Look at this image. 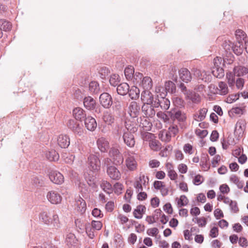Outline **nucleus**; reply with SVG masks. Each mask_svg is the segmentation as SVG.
Instances as JSON below:
<instances>
[{"label":"nucleus","mask_w":248,"mask_h":248,"mask_svg":"<svg viewBox=\"0 0 248 248\" xmlns=\"http://www.w3.org/2000/svg\"><path fill=\"white\" fill-rule=\"evenodd\" d=\"M134 83L139 84L143 90H150L153 87V81L149 77H143L142 74L136 72L134 77Z\"/></svg>","instance_id":"nucleus-1"},{"label":"nucleus","mask_w":248,"mask_h":248,"mask_svg":"<svg viewBox=\"0 0 248 248\" xmlns=\"http://www.w3.org/2000/svg\"><path fill=\"white\" fill-rule=\"evenodd\" d=\"M108 155L112 163L115 166H120L124 163V157L120 151L116 148L112 147L109 150Z\"/></svg>","instance_id":"nucleus-2"},{"label":"nucleus","mask_w":248,"mask_h":248,"mask_svg":"<svg viewBox=\"0 0 248 248\" xmlns=\"http://www.w3.org/2000/svg\"><path fill=\"white\" fill-rule=\"evenodd\" d=\"M170 118L173 121L177 120L179 122L183 123L186 120V113L178 108H173L167 111Z\"/></svg>","instance_id":"nucleus-3"},{"label":"nucleus","mask_w":248,"mask_h":248,"mask_svg":"<svg viewBox=\"0 0 248 248\" xmlns=\"http://www.w3.org/2000/svg\"><path fill=\"white\" fill-rule=\"evenodd\" d=\"M225 49L229 50L232 48L233 52L237 55H240L243 52L244 48H245L243 42H237L235 44H232L230 41L227 42L226 41L223 44Z\"/></svg>","instance_id":"nucleus-4"},{"label":"nucleus","mask_w":248,"mask_h":248,"mask_svg":"<svg viewBox=\"0 0 248 248\" xmlns=\"http://www.w3.org/2000/svg\"><path fill=\"white\" fill-rule=\"evenodd\" d=\"M135 154L134 152L128 151L126 155V157L125 160V165L127 169L130 171L135 170L137 167V163L133 155Z\"/></svg>","instance_id":"nucleus-5"},{"label":"nucleus","mask_w":248,"mask_h":248,"mask_svg":"<svg viewBox=\"0 0 248 248\" xmlns=\"http://www.w3.org/2000/svg\"><path fill=\"white\" fill-rule=\"evenodd\" d=\"M140 110V107L136 101H132L130 103L127 109V112L131 117V119L134 120V118H138Z\"/></svg>","instance_id":"nucleus-6"},{"label":"nucleus","mask_w":248,"mask_h":248,"mask_svg":"<svg viewBox=\"0 0 248 248\" xmlns=\"http://www.w3.org/2000/svg\"><path fill=\"white\" fill-rule=\"evenodd\" d=\"M89 165L93 171L98 170L100 168V161L98 155L91 154L88 158Z\"/></svg>","instance_id":"nucleus-7"},{"label":"nucleus","mask_w":248,"mask_h":248,"mask_svg":"<svg viewBox=\"0 0 248 248\" xmlns=\"http://www.w3.org/2000/svg\"><path fill=\"white\" fill-rule=\"evenodd\" d=\"M155 98L150 90H143L141 93V99L144 104H153L155 102Z\"/></svg>","instance_id":"nucleus-8"},{"label":"nucleus","mask_w":248,"mask_h":248,"mask_svg":"<svg viewBox=\"0 0 248 248\" xmlns=\"http://www.w3.org/2000/svg\"><path fill=\"white\" fill-rule=\"evenodd\" d=\"M124 144L129 148L134 147L135 144V140L134 135L126 130L123 131L122 136Z\"/></svg>","instance_id":"nucleus-9"},{"label":"nucleus","mask_w":248,"mask_h":248,"mask_svg":"<svg viewBox=\"0 0 248 248\" xmlns=\"http://www.w3.org/2000/svg\"><path fill=\"white\" fill-rule=\"evenodd\" d=\"M100 104L104 108H108L112 104V98L111 96L107 93L101 94L99 97Z\"/></svg>","instance_id":"nucleus-10"},{"label":"nucleus","mask_w":248,"mask_h":248,"mask_svg":"<svg viewBox=\"0 0 248 248\" xmlns=\"http://www.w3.org/2000/svg\"><path fill=\"white\" fill-rule=\"evenodd\" d=\"M153 106L155 108L160 107L162 110H166L170 107V101L165 97H160L159 99L157 97L155 98V102H154Z\"/></svg>","instance_id":"nucleus-11"},{"label":"nucleus","mask_w":248,"mask_h":248,"mask_svg":"<svg viewBox=\"0 0 248 248\" xmlns=\"http://www.w3.org/2000/svg\"><path fill=\"white\" fill-rule=\"evenodd\" d=\"M67 126L74 133L80 135L82 134V127L76 119H70L67 123Z\"/></svg>","instance_id":"nucleus-12"},{"label":"nucleus","mask_w":248,"mask_h":248,"mask_svg":"<svg viewBox=\"0 0 248 248\" xmlns=\"http://www.w3.org/2000/svg\"><path fill=\"white\" fill-rule=\"evenodd\" d=\"M46 197L48 201L54 204L60 203L62 200L61 195L54 190L49 191L46 195Z\"/></svg>","instance_id":"nucleus-13"},{"label":"nucleus","mask_w":248,"mask_h":248,"mask_svg":"<svg viewBox=\"0 0 248 248\" xmlns=\"http://www.w3.org/2000/svg\"><path fill=\"white\" fill-rule=\"evenodd\" d=\"M49 177L52 182L57 185H61L64 182L63 176L57 171H51L49 174Z\"/></svg>","instance_id":"nucleus-14"},{"label":"nucleus","mask_w":248,"mask_h":248,"mask_svg":"<svg viewBox=\"0 0 248 248\" xmlns=\"http://www.w3.org/2000/svg\"><path fill=\"white\" fill-rule=\"evenodd\" d=\"M107 173L108 176L114 180H119L121 177L119 170L114 166H108L107 169Z\"/></svg>","instance_id":"nucleus-15"},{"label":"nucleus","mask_w":248,"mask_h":248,"mask_svg":"<svg viewBox=\"0 0 248 248\" xmlns=\"http://www.w3.org/2000/svg\"><path fill=\"white\" fill-rule=\"evenodd\" d=\"M125 129L126 130L130 133H134L137 131L139 127V124L136 121V118L134 120H129L125 122Z\"/></svg>","instance_id":"nucleus-16"},{"label":"nucleus","mask_w":248,"mask_h":248,"mask_svg":"<svg viewBox=\"0 0 248 248\" xmlns=\"http://www.w3.org/2000/svg\"><path fill=\"white\" fill-rule=\"evenodd\" d=\"M136 121L139 124V127L142 128L143 131H147L151 129L152 124L147 117H138Z\"/></svg>","instance_id":"nucleus-17"},{"label":"nucleus","mask_w":248,"mask_h":248,"mask_svg":"<svg viewBox=\"0 0 248 248\" xmlns=\"http://www.w3.org/2000/svg\"><path fill=\"white\" fill-rule=\"evenodd\" d=\"M155 108L153 104H144L141 108V109L146 117L153 118L156 113Z\"/></svg>","instance_id":"nucleus-18"},{"label":"nucleus","mask_w":248,"mask_h":248,"mask_svg":"<svg viewBox=\"0 0 248 248\" xmlns=\"http://www.w3.org/2000/svg\"><path fill=\"white\" fill-rule=\"evenodd\" d=\"M179 78L184 82L188 83L192 79L191 74L190 71L186 68H182L179 70Z\"/></svg>","instance_id":"nucleus-19"},{"label":"nucleus","mask_w":248,"mask_h":248,"mask_svg":"<svg viewBox=\"0 0 248 248\" xmlns=\"http://www.w3.org/2000/svg\"><path fill=\"white\" fill-rule=\"evenodd\" d=\"M84 124L87 129L91 131H94L97 127L95 119L91 116H88L85 119Z\"/></svg>","instance_id":"nucleus-20"},{"label":"nucleus","mask_w":248,"mask_h":248,"mask_svg":"<svg viewBox=\"0 0 248 248\" xmlns=\"http://www.w3.org/2000/svg\"><path fill=\"white\" fill-rule=\"evenodd\" d=\"M58 145L63 148H67L70 144V138L65 134H61L58 138Z\"/></svg>","instance_id":"nucleus-21"},{"label":"nucleus","mask_w":248,"mask_h":248,"mask_svg":"<svg viewBox=\"0 0 248 248\" xmlns=\"http://www.w3.org/2000/svg\"><path fill=\"white\" fill-rule=\"evenodd\" d=\"M97 145L98 149L101 152L105 153L109 148V143L104 138H99L97 140Z\"/></svg>","instance_id":"nucleus-22"},{"label":"nucleus","mask_w":248,"mask_h":248,"mask_svg":"<svg viewBox=\"0 0 248 248\" xmlns=\"http://www.w3.org/2000/svg\"><path fill=\"white\" fill-rule=\"evenodd\" d=\"M73 114L76 120L82 121L86 118L85 111L81 108L77 107L73 110Z\"/></svg>","instance_id":"nucleus-23"},{"label":"nucleus","mask_w":248,"mask_h":248,"mask_svg":"<svg viewBox=\"0 0 248 248\" xmlns=\"http://www.w3.org/2000/svg\"><path fill=\"white\" fill-rule=\"evenodd\" d=\"M165 167L168 173V176L171 180H176L177 178L178 175L174 170L172 164L170 162L166 163Z\"/></svg>","instance_id":"nucleus-24"},{"label":"nucleus","mask_w":248,"mask_h":248,"mask_svg":"<svg viewBox=\"0 0 248 248\" xmlns=\"http://www.w3.org/2000/svg\"><path fill=\"white\" fill-rule=\"evenodd\" d=\"M84 107L88 110H93L96 106V101L91 96L85 97L83 100Z\"/></svg>","instance_id":"nucleus-25"},{"label":"nucleus","mask_w":248,"mask_h":248,"mask_svg":"<svg viewBox=\"0 0 248 248\" xmlns=\"http://www.w3.org/2000/svg\"><path fill=\"white\" fill-rule=\"evenodd\" d=\"M207 111L208 110L206 108L201 109L198 113L197 112L193 114L194 120L197 122L203 121L206 117Z\"/></svg>","instance_id":"nucleus-26"},{"label":"nucleus","mask_w":248,"mask_h":248,"mask_svg":"<svg viewBox=\"0 0 248 248\" xmlns=\"http://www.w3.org/2000/svg\"><path fill=\"white\" fill-rule=\"evenodd\" d=\"M229 90L227 85L226 83L220 81L218 83V88H217L215 93H217L220 95H225L228 93Z\"/></svg>","instance_id":"nucleus-27"},{"label":"nucleus","mask_w":248,"mask_h":248,"mask_svg":"<svg viewBox=\"0 0 248 248\" xmlns=\"http://www.w3.org/2000/svg\"><path fill=\"white\" fill-rule=\"evenodd\" d=\"M129 86L126 83H122L119 84L117 87V93L121 95H124L128 93Z\"/></svg>","instance_id":"nucleus-28"},{"label":"nucleus","mask_w":248,"mask_h":248,"mask_svg":"<svg viewBox=\"0 0 248 248\" xmlns=\"http://www.w3.org/2000/svg\"><path fill=\"white\" fill-rule=\"evenodd\" d=\"M85 178L88 185L92 187H95L96 186V178L93 175V171H90L89 173L85 175Z\"/></svg>","instance_id":"nucleus-29"},{"label":"nucleus","mask_w":248,"mask_h":248,"mask_svg":"<svg viewBox=\"0 0 248 248\" xmlns=\"http://www.w3.org/2000/svg\"><path fill=\"white\" fill-rule=\"evenodd\" d=\"M76 205L78 211L81 214L85 212L86 209V203L84 199L81 197L77 200Z\"/></svg>","instance_id":"nucleus-30"},{"label":"nucleus","mask_w":248,"mask_h":248,"mask_svg":"<svg viewBox=\"0 0 248 248\" xmlns=\"http://www.w3.org/2000/svg\"><path fill=\"white\" fill-rule=\"evenodd\" d=\"M145 210L146 207L144 205H139L137 206L136 209L133 212L134 217L137 219L141 218Z\"/></svg>","instance_id":"nucleus-31"},{"label":"nucleus","mask_w":248,"mask_h":248,"mask_svg":"<svg viewBox=\"0 0 248 248\" xmlns=\"http://www.w3.org/2000/svg\"><path fill=\"white\" fill-rule=\"evenodd\" d=\"M135 74L133 66H129L125 68L124 75L127 80H133V82H134Z\"/></svg>","instance_id":"nucleus-32"},{"label":"nucleus","mask_w":248,"mask_h":248,"mask_svg":"<svg viewBox=\"0 0 248 248\" xmlns=\"http://www.w3.org/2000/svg\"><path fill=\"white\" fill-rule=\"evenodd\" d=\"M233 71L236 76L241 77L248 73V68L243 66H238L234 68Z\"/></svg>","instance_id":"nucleus-33"},{"label":"nucleus","mask_w":248,"mask_h":248,"mask_svg":"<svg viewBox=\"0 0 248 248\" xmlns=\"http://www.w3.org/2000/svg\"><path fill=\"white\" fill-rule=\"evenodd\" d=\"M78 187L82 197L85 199L89 198L90 191L88 186L84 183L80 182Z\"/></svg>","instance_id":"nucleus-34"},{"label":"nucleus","mask_w":248,"mask_h":248,"mask_svg":"<svg viewBox=\"0 0 248 248\" xmlns=\"http://www.w3.org/2000/svg\"><path fill=\"white\" fill-rule=\"evenodd\" d=\"M186 95V97L190 100L193 103H198L200 101L201 97L200 95L195 92L189 91Z\"/></svg>","instance_id":"nucleus-35"},{"label":"nucleus","mask_w":248,"mask_h":248,"mask_svg":"<svg viewBox=\"0 0 248 248\" xmlns=\"http://www.w3.org/2000/svg\"><path fill=\"white\" fill-rule=\"evenodd\" d=\"M77 239L74 234L72 233H69L66 235L65 238V242L67 245L69 246L71 248L74 247L77 243Z\"/></svg>","instance_id":"nucleus-36"},{"label":"nucleus","mask_w":248,"mask_h":248,"mask_svg":"<svg viewBox=\"0 0 248 248\" xmlns=\"http://www.w3.org/2000/svg\"><path fill=\"white\" fill-rule=\"evenodd\" d=\"M235 36L237 42H244L245 43L247 41V34L244 31L241 30H237L235 31Z\"/></svg>","instance_id":"nucleus-37"},{"label":"nucleus","mask_w":248,"mask_h":248,"mask_svg":"<svg viewBox=\"0 0 248 248\" xmlns=\"http://www.w3.org/2000/svg\"><path fill=\"white\" fill-rule=\"evenodd\" d=\"M89 90L91 93H98L100 91L99 83L95 81L91 82L89 85Z\"/></svg>","instance_id":"nucleus-38"},{"label":"nucleus","mask_w":248,"mask_h":248,"mask_svg":"<svg viewBox=\"0 0 248 248\" xmlns=\"http://www.w3.org/2000/svg\"><path fill=\"white\" fill-rule=\"evenodd\" d=\"M128 93L129 97L132 99L136 100L140 96V91L138 88L133 86L130 89H129Z\"/></svg>","instance_id":"nucleus-39"},{"label":"nucleus","mask_w":248,"mask_h":248,"mask_svg":"<svg viewBox=\"0 0 248 248\" xmlns=\"http://www.w3.org/2000/svg\"><path fill=\"white\" fill-rule=\"evenodd\" d=\"M46 157L50 161H56L59 158V154L54 150L49 151L46 153Z\"/></svg>","instance_id":"nucleus-40"},{"label":"nucleus","mask_w":248,"mask_h":248,"mask_svg":"<svg viewBox=\"0 0 248 248\" xmlns=\"http://www.w3.org/2000/svg\"><path fill=\"white\" fill-rule=\"evenodd\" d=\"M165 89L166 93H174L176 91L175 84L171 81H166L165 83Z\"/></svg>","instance_id":"nucleus-41"},{"label":"nucleus","mask_w":248,"mask_h":248,"mask_svg":"<svg viewBox=\"0 0 248 248\" xmlns=\"http://www.w3.org/2000/svg\"><path fill=\"white\" fill-rule=\"evenodd\" d=\"M12 29V24L11 23L5 20V19H0V29L4 31H9Z\"/></svg>","instance_id":"nucleus-42"},{"label":"nucleus","mask_w":248,"mask_h":248,"mask_svg":"<svg viewBox=\"0 0 248 248\" xmlns=\"http://www.w3.org/2000/svg\"><path fill=\"white\" fill-rule=\"evenodd\" d=\"M149 145L150 148L153 151H157L161 149V144L160 142L155 139L150 140Z\"/></svg>","instance_id":"nucleus-43"},{"label":"nucleus","mask_w":248,"mask_h":248,"mask_svg":"<svg viewBox=\"0 0 248 248\" xmlns=\"http://www.w3.org/2000/svg\"><path fill=\"white\" fill-rule=\"evenodd\" d=\"M40 220L46 224H49L50 223L51 217L49 216V214L46 211L43 212L40 215Z\"/></svg>","instance_id":"nucleus-44"},{"label":"nucleus","mask_w":248,"mask_h":248,"mask_svg":"<svg viewBox=\"0 0 248 248\" xmlns=\"http://www.w3.org/2000/svg\"><path fill=\"white\" fill-rule=\"evenodd\" d=\"M176 201L177 202L178 206L181 207L182 206H186L188 202V200L187 197L183 195L180 197V198H176Z\"/></svg>","instance_id":"nucleus-45"},{"label":"nucleus","mask_w":248,"mask_h":248,"mask_svg":"<svg viewBox=\"0 0 248 248\" xmlns=\"http://www.w3.org/2000/svg\"><path fill=\"white\" fill-rule=\"evenodd\" d=\"M212 73L215 77L220 78L224 75V70L219 67H215L212 71Z\"/></svg>","instance_id":"nucleus-46"},{"label":"nucleus","mask_w":248,"mask_h":248,"mask_svg":"<svg viewBox=\"0 0 248 248\" xmlns=\"http://www.w3.org/2000/svg\"><path fill=\"white\" fill-rule=\"evenodd\" d=\"M62 158L63 161L67 164H71L74 160L75 157L68 153H63L62 155Z\"/></svg>","instance_id":"nucleus-47"},{"label":"nucleus","mask_w":248,"mask_h":248,"mask_svg":"<svg viewBox=\"0 0 248 248\" xmlns=\"http://www.w3.org/2000/svg\"><path fill=\"white\" fill-rule=\"evenodd\" d=\"M100 186L103 190L108 194H110L112 191L111 185L107 181H103L101 183Z\"/></svg>","instance_id":"nucleus-48"},{"label":"nucleus","mask_w":248,"mask_h":248,"mask_svg":"<svg viewBox=\"0 0 248 248\" xmlns=\"http://www.w3.org/2000/svg\"><path fill=\"white\" fill-rule=\"evenodd\" d=\"M120 81V77L118 75L113 74L110 76L109 82L112 86H116L118 85Z\"/></svg>","instance_id":"nucleus-49"},{"label":"nucleus","mask_w":248,"mask_h":248,"mask_svg":"<svg viewBox=\"0 0 248 248\" xmlns=\"http://www.w3.org/2000/svg\"><path fill=\"white\" fill-rule=\"evenodd\" d=\"M52 217L53 218L52 219H51L50 223L56 229L60 228L61 227V224L58 216L57 214H54Z\"/></svg>","instance_id":"nucleus-50"},{"label":"nucleus","mask_w":248,"mask_h":248,"mask_svg":"<svg viewBox=\"0 0 248 248\" xmlns=\"http://www.w3.org/2000/svg\"><path fill=\"white\" fill-rule=\"evenodd\" d=\"M166 92L165 87L160 85L156 86L155 88V92L157 93H159L160 95V97H165L167 94Z\"/></svg>","instance_id":"nucleus-51"},{"label":"nucleus","mask_w":248,"mask_h":248,"mask_svg":"<svg viewBox=\"0 0 248 248\" xmlns=\"http://www.w3.org/2000/svg\"><path fill=\"white\" fill-rule=\"evenodd\" d=\"M172 136L169 133L168 131L162 133L159 135V138L162 141L165 142H169L171 140Z\"/></svg>","instance_id":"nucleus-52"},{"label":"nucleus","mask_w":248,"mask_h":248,"mask_svg":"<svg viewBox=\"0 0 248 248\" xmlns=\"http://www.w3.org/2000/svg\"><path fill=\"white\" fill-rule=\"evenodd\" d=\"M137 181L139 182V183L145 188L146 186L148 184L149 178L144 175H140Z\"/></svg>","instance_id":"nucleus-53"},{"label":"nucleus","mask_w":248,"mask_h":248,"mask_svg":"<svg viewBox=\"0 0 248 248\" xmlns=\"http://www.w3.org/2000/svg\"><path fill=\"white\" fill-rule=\"evenodd\" d=\"M93 229L99 231L101 229L103 224L101 221L93 220L91 222Z\"/></svg>","instance_id":"nucleus-54"},{"label":"nucleus","mask_w":248,"mask_h":248,"mask_svg":"<svg viewBox=\"0 0 248 248\" xmlns=\"http://www.w3.org/2000/svg\"><path fill=\"white\" fill-rule=\"evenodd\" d=\"M156 115L158 118L162 120L164 122H167L169 121L170 116L169 114L167 113V114L162 112L159 111L157 112Z\"/></svg>","instance_id":"nucleus-55"},{"label":"nucleus","mask_w":248,"mask_h":248,"mask_svg":"<svg viewBox=\"0 0 248 248\" xmlns=\"http://www.w3.org/2000/svg\"><path fill=\"white\" fill-rule=\"evenodd\" d=\"M178 128L176 125H171L168 129V132L173 137H174L178 133Z\"/></svg>","instance_id":"nucleus-56"},{"label":"nucleus","mask_w":248,"mask_h":248,"mask_svg":"<svg viewBox=\"0 0 248 248\" xmlns=\"http://www.w3.org/2000/svg\"><path fill=\"white\" fill-rule=\"evenodd\" d=\"M103 120L108 124H111L114 121V117L110 114L107 113L104 115Z\"/></svg>","instance_id":"nucleus-57"},{"label":"nucleus","mask_w":248,"mask_h":248,"mask_svg":"<svg viewBox=\"0 0 248 248\" xmlns=\"http://www.w3.org/2000/svg\"><path fill=\"white\" fill-rule=\"evenodd\" d=\"M99 73L100 75V77L102 78H104L108 75L109 73L108 69L106 67H102L99 70Z\"/></svg>","instance_id":"nucleus-58"},{"label":"nucleus","mask_w":248,"mask_h":248,"mask_svg":"<svg viewBox=\"0 0 248 248\" xmlns=\"http://www.w3.org/2000/svg\"><path fill=\"white\" fill-rule=\"evenodd\" d=\"M226 78L228 80V83L230 87H232L235 83L234 78L231 73H227Z\"/></svg>","instance_id":"nucleus-59"},{"label":"nucleus","mask_w":248,"mask_h":248,"mask_svg":"<svg viewBox=\"0 0 248 248\" xmlns=\"http://www.w3.org/2000/svg\"><path fill=\"white\" fill-rule=\"evenodd\" d=\"M183 150L186 154L191 155L193 153V146L189 143L185 144L184 146Z\"/></svg>","instance_id":"nucleus-60"},{"label":"nucleus","mask_w":248,"mask_h":248,"mask_svg":"<svg viewBox=\"0 0 248 248\" xmlns=\"http://www.w3.org/2000/svg\"><path fill=\"white\" fill-rule=\"evenodd\" d=\"M92 214L95 217L102 218L103 217V214L101 213V210L97 208L93 209Z\"/></svg>","instance_id":"nucleus-61"},{"label":"nucleus","mask_w":248,"mask_h":248,"mask_svg":"<svg viewBox=\"0 0 248 248\" xmlns=\"http://www.w3.org/2000/svg\"><path fill=\"white\" fill-rule=\"evenodd\" d=\"M202 182H203L202 177L199 174L196 175L193 180V184L195 185H197V186L200 185V184H201L202 183Z\"/></svg>","instance_id":"nucleus-62"},{"label":"nucleus","mask_w":248,"mask_h":248,"mask_svg":"<svg viewBox=\"0 0 248 248\" xmlns=\"http://www.w3.org/2000/svg\"><path fill=\"white\" fill-rule=\"evenodd\" d=\"M229 206L232 212L236 213L239 211L237 203L236 201H233L232 202H231Z\"/></svg>","instance_id":"nucleus-63"},{"label":"nucleus","mask_w":248,"mask_h":248,"mask_svg":"<svg viewBox=\"0 0 248 248\" xmlns=\"http://www.w3.org/2000/svg\"><path fill=\"white\" fill-rule=\"evenodd\" d=\"M218 230L217 227H214L212 228L209 233V236L212 238H216L218 236Z\"/></svg>","instance_id":"nucleus-64"}]
</instances>
